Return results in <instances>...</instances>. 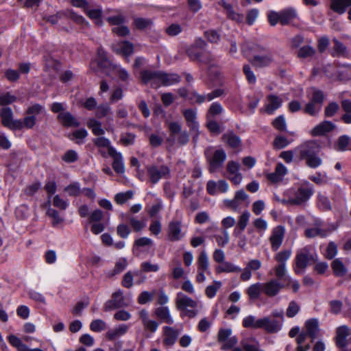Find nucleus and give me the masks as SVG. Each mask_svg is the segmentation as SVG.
<instances>
[{
  "label": "nucleus",
  "mask_w": 351,
  "mask_h": 351,
  "mask_svg": "<svg viewBox=\"0 0 351 351\" xmlns=\"http://www.w3.org/2000/svg\"><path fill=\"white\" fill-rule=\"evenodd\" d=\"M241 50L245 56L250 53L254 54L249 62L255 68L267 67L274 60L273 53L270 49L256 43L245 42L241 45Z\"/></svg>",
  "instance_id": "nucleus-1"
},
{
  "label": "nucleus",
  "mask_w": 351,
  "mask_h": 351,
  "mask_svg": "<svg viewBox=\"0 0 351 351\" xmlns=\"http://www.w3.org/2000/svg\"><path fill=\"white\" fill-rule=\"evenodd\" d=\"M319 145L313 140L306 141L294 149L300 160H305L306 165L316 169L322 165V159L319 156Z\"/></svg>",
  "instance_id": "nucleus-2"
},
{
  "label": "nucleus",
  "mask_w": 351,
  "mask_h": 351,
  "mask_svg": "<svg viewBox=\"0 0 351 351\" xmlns=\"http://www.w3.org/2000/svg\"><path fill=\"white\" fill-rule=\"evenodd\" d=\"M317 254L311 246H305L297 251L295 258L294 271L300 274L304 272L308 264L315 263L317 261Z\"/></svg>",
  "instance_id": "nucleus-3"
},
{
  "label": "nucleus",
  "mask_w": 351,
  "mask_h": 351,
  "mask_svg": "<svg viewBox=\"0 0 351 351\" xmlns=\"http://www.w3.org/2000/svg\"><path fill=\"white\" fill-rule=\"evenodd\" d=\"M204 155L209 165L208 171L210 173H214L222 167L227 158L223 149H214L213 147L206 148L204 151Z\"/></svg>",
  "instance_id": "nucleus-4"
},
{
  "label": "nucleus",
  "mask_w": 351,
  "mask_h": 351,
  "mask_svg": "<svg viewBox=\"0 0 351 351\" xmlns=\"http://www.w3.org/2000/svg\"><path fill=\"white\" fill-rule=\"evenodd\" d=\"M311 91V96L304 108V112L314 117L320 112L324 104L325 95L322 90L315 88H312Z\"/></svg>",
  "instance_id": "nucleus-5"
},
{
  "label": "nucleus",
  "mask_w": 351,
  "mask_h": 351,
  "mask_svg": "<svg viewBox=\"0 0 351 351\" xmlns=\"http://www.w3.org/2000/svg\"><path fill=\"white\" fill-rule=\"evenodd\" d=\"M149 181L156 184L161 179L171 178V169L167 165H152L146 167Z\"/></svg>",
  "instance_id": "nucleus-6"
},
{
  "label": "nucleus",
  "mask_w": 351,
  "mask_h": 351,
  "mask_svg": "<svg viewBox=\"0 0 351 351\" xmlns=\"http://www.w3.org/2000/svg\"><path fill=\"white\" fill-rule=\"evenodd\" d=\"M170 136L180 145H186L189 141V135L186 130H182V125L178 122H167Z\"/></svg>",
  "instance_id": "nucleus-7"
},
{
  "label": "nucleus",
  "mask_w": 351,
  "mask_h": 351,
  "mask_svg": "<svg viewBox=\"0 0 351 351\" xmlns=\"http://www.w3.org/2000/svg\"><path fill=\"white\" fill-rule=\"evenodd\" d=\"M197 275L195 280L197 283H202L206 281L205 274H210L209 260L207 253L203 250L199 254L197 259Z\"/></svg>",
  "instance_id": "nucleus-8"
},
{
  "label": "nucleus",
  "mask_w": 351,
  "mask_h": 351,
  "mask_svg": "<svg viewBox=\"0 0 351 351\" xmlns=\"http://www.w3.org/2000/svg\"><path fill=\"white\" fill-rule=\"evenodd\" d=\"M314 189L313 186L308 182L302 186L295 192L293 197L290 198L291 205H301L306 202L313 195Z\"/></svg>",
  "instance_id": "nucleus-9"
},
{
  "label": "nucleus",
  "mask_w": 351,
  "mask_h": 351,
  "mask_svg": "<svg viewBox=\"0 0 351 351\" xmlns=\"http://www.w3.org/2000/svg\"><path fill=\"white\" fill-rule=\"evenodd\" d=\"M198 61L208 66V72L211 77L214 80L220 79L221 72L215 58L209 52H202Z\"/></svg>",
  "instance_id": "nucleus-10"
},
{
  "label": "nucleus",
  "mask_w": 351,
  "mask_h": 351,
  "mask_svg": "<svg viewBox=\"0 0 351 351\" xmlns=\"http://www.w3.org/2000/svg\"><path fill=\"white\" fill-rule=\"evenodd\" d=\"M232 330L230 328H221L218 332L217 340L222 343L221 349L226 350L233 348L237 343V337H230Z\"/></svg>",
  "instance_id": "nucleus-11"
},
{
  "label": "nucleus",
  "mask_w": 351,
  "mask_h": 351,
  "mask_svg": "<svg viewBox=\"0 0 351 351\" xmlns=\"http://www.w3.org/2000/svg\"><path fill=\"white\" fill-rule=\"evenodd\" d=\"M285 234V228L282 226H277L271 230L269 237L271 250L276 252L282 245Z\"/></svg>",
  "instance_id": "nucleus-12"
},
{
  "label": "nucleus",
  "mask_w": 351,
  "mask_h": 351,
  "mask_svg": "<svg viewBox=\"0 0 351 351\" xmlns=\"http://www.w3.org/2000/svg\"><path fill=\"white\" fill-rule=\"evenodd\" d=\"M182 222L178 220H172L169 223L167 238L170 241H178L184 237L185 233L182 231Z\"/></svg>",
  "instance_id": "nucleus-13"
},
{
  "label": "nucleus",
  "mask_w": 351,
  "mask_h": 351,
  "mask_svg": "<svg viewBox=\"0 0 351 351\" xmlns=\"http://www.w3.org/2000/svg\"><path fill=\"white\" fill-rule=\"evenodd\" d=\"M285 285L277 279H271L266 282L262 283L263 293L269 298L276 296L285 287Z\"/></svg>",
  "instance_id": "nucleus-14"
},
{
  "label": "nucleus",
  "mask_w": 351,
  "mask_h": 351,
  "mask_svg": "<svg viewBox=\"0 0 351 351\" xmlns=\"http://www.w3.org/2000/svg\"><path fill=\"white\" fill-rule=\"evenodd\" d=\"M127 306L128 304L125 302L123 291L119 289L114 292L112 294V298L105 303L104 311H109Z\"/></svg>",
  "instance_id": "nucleus-15"
},
{
  "label": "nucleus",
  "mask_w": 351,
  "mask_h": 351,
  "mask_svg": "<svg viewBox=\"0 0 351 351\" xmlns=\"http://www.w3.org/2000/svg\"><path fill=\"white\" fill-rule=\"evenodd\" d=\"M119 218L123 221H128L130 228L134 232H141L146 226V221L145 219H138L130 213H122L119 215Z\"/></svg>",
  "instance_id": "nucleus-16"
},
{
  "label": "nucleus",
  "mask_w": 351,
  "mask_h": 351,
  "mask_svg": "<svg viewBox=\"0 0 351 351\" xmlns=\"http://www.w3.org/2000/svg\"><path fill=\"white\" fill-rule=\"evenodd\" d=\"M176 306L179 311L186 310L188 307L195 308L198 302L182 292H178L176 298Z\"/></svg>",
  "instance_id": "nucleus-17"
},
{
  "label": "nucleus",
  "mask_w": 351,
  "mask_h": 351,
  "mask_svg": "<svg viewBox=\"0 0 351 351\" xmlns=\"http://www.w3.org/2000/svg\"><path fill=\"white\" fill-rule=\"evenodd\" d=\"M240 165L235 161H230L227 165L228 179L235 185H238L242 180V175L239 172Z\"/></svg>",
  "instance_id": "nucleus-18"
},
{
  "label": "nucleus",
  "mask_w": 351,
  "mask_h": 351,
  "mask_svg": "<svg viewBox=\"0 0 351 351\" xmlns=\"http://www.w3.org/2000/svg\"><path fill=\"white\" fill-rule=\"evenodd\" d=\"M336 128V125L330 121H324L315 125L311 131L313 136H321L331 132Z\"/></svg>",
  "instance_id": "nucleus-19"
},
{
  "label": "nucleus",
  "mask_w": 351,
  "mask_h": 351,
  "mask_svg": "<svg viewBox=\"0 0 351 351\" xmlns=\"http://www.w3.org/2000/svg\"><path fill=\"white\" fill-rule=\"evenodd\" d=\"M160 72L150 70H143L141 72V77L143 84H151L152 87L156 88L158 87Z\"/></svg>",
  "instance_id": "nucleus-20"
},
{
  "label": "nucleus",
  "mask_w": 351,
  "mask_h": 351,
  "mask_svg": "<svg viewBox=\"0 0 351 351\" xmlns=\"http://www.w3.org/2000/svg\"><path fill=\"white\" fill-rule=\"evenodd\" d=\"M112 50L117 54L128 58L134 53V45L129 41H120L112 45Z\"/></svg>",
  "instance_id": "nucleus-21"
},
{
  "label": "nucleus",
  "mask_w": 351,
  "mask_h": 351,
  "mask_svg": "<svg viewBox=\"0 0 351 351\" xmlns=\"http://www.w3.org/2000/svg\"><path fill=\"white\" fill-rule=\"evenodd\" d=\"M138 315L145 331H149L150 332L154 333L157 330L158 324L156 321L149 318L147 311L142 309L139 311Z\"/></svg>",
  "instance_id": "nucleus-22"
},
{
  "label": "nucleus",
  "mask_w": 351,
  "mask_h": 351,
  "mask_svg": "<svg viewBox=\"0 0 351 351\" xmlns=\"http://www.w3.org/2000/svg\"><path fill=\"white\" fill-rule=\"evenodd\" d=\"M163 332V344L165 347H171L176 342L179 331L171 326H164Z\"/></svg>",
  "instance_id": "nucleus-23"
},
{
  "label": "nucleus",
  "mask_w": 351,
  "mask_h": 351,
  "mask_svg": "<svg viewBox=\"0 0 351 351\" xmlns=\"http://www.w3.org/2000/svg\"><path fill=\"white\" fill-rule=\"evenodd\" d=\"M350 329L345 325L338 327L336 330L335 342L337 347L345 348L348 341L346 338L350 335Z\"/></svg>",
  "instance_id": "nucleus-24"
},
{
  "label": "nucleus",
  "mask_w": 351,
  "mask_h": 351,
  "mask_svg": "<svg viewBox=\"0 0 351 351\" xmlns=\"http://www.w3.org/2000/svg\"><path fill=\"white\" fill-rule=\"evenodd\" d=\"M0 117L3 126L12 130H16V128L14 125L16 120L13 119V112L10 108H2L0 110Z\"/></svg>",
  "instance_id": "nucleus-25"
},
{
  "label": "nucleus",
  "mask_w": 351,
  "mask_h": 351,
  "mask_svg": "<svg viewBox=\"0 0 351 351\" xmlns=\"http://www.w3.org/2000/svg\"><path fill=\"white\" fill-rule=\"evenodd\" d=\"M182 113L190 130L193 132H198L199 123L197 121V110L191 108L186 109Z\"/></svg>",
  "instance_id": "nucleus-26"
},
{
  "label": "nucleus",
  "mask_w": 351,
  "mask_h": 351,
  "mask_svg": "<svg viewBox=\"0 0 351 351\" xmlns=\"http://www.w3.org/2000/svg\"><path fill=\"white\" fill-rule=\"evenodd\" d=\"M267 103L265 105V110L269 114H272L282 104V98L273 94L267 96Z\"/></svg>",
  "instance_id": "nucleus-27"
},
{
  "label": "nucleus",
  "mask_w": 351,
  "mask_h": 351,
  "mask_svg": "<svg viewBox=\"0 0 351 351\" xmlns=\"http://www.w3.org/2000/svg\"><path fill=\"white\" fill-rule=\"evenodd\" d=\"M206 189L210 195H216L217 192L226 193L228 189V184L225 180H219L217 182L209 180L206 184Z\"/></svg>",
  "instance_id": "nucleus-28"
},
{
  "label": "nucleus",
  "mask_w": 351,
  "mask_h": 351,
  "mask_svg": "<svg viewBox=\"0 0 351 351\" xmlns=\"http://www.w3.org/2000/svg\"><path fill=\"white\" fill-rule=\"evenodd\" d=\"M281 324L276 320L271 319L269 317L262 318L261 328H263L267 333H275L281 329Z\"/></svg>",
  "instance_id": "nucleus-29"
},
{
  "label": "nucleus",
  "mask_w": 351,
  "mask_h": 351,
  "mask_svg": "<svg viewBox=\"0 0 351 351\" xmlns=\"http://www.w3.org/2000/svg\"><path fill=\"white\" fill-rule=\"evenodd\" d=\"M110 156L113 158V169L117 173H123L125 172V166L121 154L117 152L114 148H110Z\"/></svg>",
  "instance_id": "nucleus-30"
},
{
  "label": "nucleus",
  "mask_w": 351,
  "mask_h": 351,
  "mask_svg": "<svg viewBox=\"0 0 351 351\" xmlns=\"http://www.w3.org/2000/svg\"><path fill=\"white\" fill-rule=\"evenodd\" d=\"M180 81V77L176 73H167L160 72L158 87L160 86H171L178 84Z\"/></svg>",
  "instance_id": "nucleus-31"
},
{
  "label": "nucleus",
  "mask_w": 351,
  "mask_h": 351,
  "mask_svg": "<svg viewBox=\"0 0 351 351\" xmlns=\"http://www.w3.org/2000/svg\"><path fill=\"white\" fill-rule=\"evenodd\" d=\"M36 119L34 115H28L22 119H16V122L14 125L16 128V130H21L23 128L32 129L36 124Z\"/></svg>",
  "instance_id": "nucleus-32"
},
{
  "label": "nucleus",
  "mask_w": 351,
  "mask_h": 351,
  "mask_svg": "<svg viewBox=\"0 0 351 351\" xmlns=\"http://www.w3.org/2000/svg\"><path fill=\"white\" fill-rule=\"evenodd\" d=\"M305 333L308 335L313 341L317 337V333L319 331V322L316 318L308 319L305 322Z\"/></svg>",
  "instance_id": "nucleus-33"
},
{
  "label": "nucleus",
  "mask_w": 351,
  "mask_h": 351,
  "mask_svg": "<svg viewBox=\"0 0 351 351\" xmlns=\"http://www.w3.org/2000/svg\"><path fill=\"white\" fill-rule=\"evenodd\" d=\"M58 119L65 127H78L80 123L70 112H66L60 113Z\"/></svg>",
  "instance_id": "nucleus-34"
},
{
  "label": "nucleus",
  "mask_w": 351,
  "mask_h": 351,
  "mask_svg": "<svg viewBox=\"0 0 351 351\" xmlns=\"http://www.w3.org/2000/svg\"><path fill=\"white\" fill-rule=\"evenodd\" d=\"M349 6H351V0H331V10L339 14L345 13Z\"/></svg>",
  "instance_id": "nucleus-35"
},
{
  "label": "nucleus",
  "mask_w": 351,
  "mask_h": 351,
  "mask_svg": "<svg viewBox=\"0 0 351 351\" xmlns=\"http://www.w3.org/2000/svg\"><path fill=\"white\" fill-rule=\"evenodd\" d=\"M128 326L121 324L115 328L109 330L106 333V337L109 341H113L117 337L124 335L128 332Z\"/></svg>",
  "instance_id": "nucleus-36"
},
{
  "label": "nucleus",
  "mask_w": 351,
  "mask_h": 351,
  "mask_svg": "<svg viewBox=\"0 0 351 351\" xmlns=\"http://www.w3.org/2000/svg\"><path fill=\"white\" fill-rule=\"evenodd\" d=\"M217 274L221 273H239L242 271L241 268L233 263L228 261L223 262L215 268Z\"/></svg>",
  "instance_id": "nucleus-37"
},
{
  "label": "nucleus",
  "mask_w": 351,
  "mask_h": 351,
  "mask_svg": "<svg viewBox=\"0 0 351 351\" xmlns=\"http://www.w3.org/2000/svg\"><path fill=\"white\" fill-rule=\"evenodd\" d=\"M9 343L14 348L17 349L18 351H42V350L39 348L29 349L27 347L25 344H24L21 339L17 337L14 335H11L8 338Z\"/></svg>",
  "instance_id": "nucleus-38"
},
{
  "label": "nucleus",
  "mask_w": 351,
  "mask_h": 351,
  "mask_svg": "<svg viewBox=\"0 0 351 351\" xmlns=\"http://www.w3.org/2000/svg\"><path fill=\"white\" fill-rule=\"evenodd\" d=\"M332 42L334 43L332 56L334 57H348V51L347 47L337 38H333Z\"/></svg>",
  "instance_id": "nucleus-39"
},
{
  "label": "nucleus",
  "mask_w": 351,
  "mask_h": 351,
  "mask_svg": "<svg viewBox=\"0 0 351 351\" xmlns=\"http://www.w3.org/2000/svg\"><path fill=\"white\" fill-rule=\"evenodd\" d=\"M154 313L158 318L165 323L169 324H172L173 323V319L170 315V312L167 306H161L156 308Z\"/></svg>",
  "instance_id": "nucleus-40"
},
{
  "label": "nucleus",
  "mask_w": 351,
  "mask_h": 351,
  "mask_svg": "<svg viewBox=\"0 0 351 351\" xmlns=\"http://www.w3.org/2000/svg\"><path fill=\"white\" fill-rule=\"evenodd\" d=\"M274 271L275 276L276 277V279L278 280L279 281L280 280H284L285 282H287L285 285H289V283L291 282V278L289 276H286V265H284L283 264H278L274 267Z\"/></svg>",
  "instance_id": "nucleus-41"
},
{
  "label": "nucleus",
  "mask_w": 351,
  "mask_h": 351,
  "mask_svg": "<svg viewBox=\"0 0 351 351\" xmlns=\"http://www.w3.org/2000/svg\"><path fill=\"white\" fill-rule=\"evenodd\" d=\"M328 231L320 228L318 226L306 228L304 231V236L306 238H314L315 237H319L321 238H325L328 236Z\"/></svg>",
  "instance_id": "nucleus-42"
},
{
  "label": "nucleus",
  "mask_w": 351,
  "mask_h": 351,
  "mask_svg": "<svg viewBox=\"0 0 351 351\" xmlns=\"http://www.w3.org/2000/svg\"><path fill=\"white\" fill-rule=\"evenodd\" d=\"M222 139L232 148H237L241 145V139L233 132H229L224 134Z\"/></svg>",
  "instance_id": "nucleus-43"
},
{
  "label": "nucleus",
  "mask_w": 351,
  "mask_h": 351,
  "mask_svg": "<svg viewBox=\"0 0 351 351\" xmlns=\"http://www.w3.org/2000/svg\"><path fill=\"white\" fill-rule=\"evenodd\" d=\"M261 293H263L262 283L256 282L251 285L246 290L249 298L256 300L259 298Z\"/></svg>",
  "instance_id": "nucleus-44"
},
{
  "label": "nucleus",
  "mask_w": 351,
  "mask_h": 351,
  "mask_svg": "<svg viewBox=\"0 0 351 351\" xmlns=\"http://www.w3.org/2000/svg\"><path fill=\"white\" fill-rule=\"evenodd\" d=\"M262 318L256 319L254 315H248L243 318L242 325L245 328L258 329L261 328Z\"/></svg>",
  "instance_id": "nucleus-45"
},
{
  "label": "nucleus",
  "mask_w": 351,
  "mask_h": 351,
  "mask_svg": "<svg viewBox=\"0 0 351 351\" xmlns=\"http://www.w3.org/2000/svg\"><path fill=\"white\" fill-rule=\"evenodd\" d=\"M86 125L95 136H101L105 134V130L101 128V123L94 118L89 119Z\"/></svg>",
  "instance_id": "nucleus-46"
},
{
  "label": "nucleus",
  "mask_w": 351,
  "mask_h": 351,
  "mask_svg": "<svg viewBox=\"0 0 351 351\" xmlns=\"http://www.w3.org/2000/svg\"><path fill=\"white\" fill-rule=\"evenodd\" d=\"M331 267L335 276L342 277L347 273V269L339 258L335 259L331 263Z\"/></svg>",
  "instance_id": "nucleus-47"
},
{
  "label": "nucleus",
  "mask_w": 351,
  "mask_h": 351,
  "mask_svg": "<svg viewBox=\"0 0 351 351\" xmlns=\"http://www.w3.org/2000/svg\"><path fill=\"white\" fill-rule=\"evenodd\" d=\"M317 205L319 209L322 211H329L332 209V205L329 198L320 193L317 194Z\"/></svg>",
  "instance_id": "nucleus-48"
},
{
  "label": "nucleus",
  "mask_w": 351,
  "mask_h": 351,
  "mask_svg": "<svg viewBox=\"0 0 351 351\" xmlns=\"http://www.w3.org/2000/svg\"><path fill=\"white\" fill-rule=\"evenodd\" d=\"M295 18V12L293 10L287 9L280 12V23L287 25Z\"/></svg>",
  "instance_id": "nucleus-49"
},
{
  "label": "nucleus",
  "mask_w": 351,
  "mask_h": 351,
  "mask_svg": "<svg viewBox=\"0 0 351 351\" xmlns=\"http://www.w3.org/2000/svg\"><path fill=\"white\" fill-rule=\"evenodd\" d=\"M338 77L340 80L351 79V64H343L337 67Z\"/></svg>",
  "instance_id": "nucleus-50"
},
{
  "label": "nucleus",
  "mask_w": 351,
  "mask_h": 351,
  "mask_svg": "<svg viewBox=\"0 0 351 351\" xmlns=\"http://www.w3.org/2000/svg\"><path fill=\"white\" fill-rule=\"evenodd\" d=\"M223 111L222 106L218 102L213 103L206 113V119H213L215 117L221 114Z\"/></svg>",
  "instance_id": "nucleus-51"
},
{
  "label": "nucleus",
  "mask_w": 351,
  "mask_h": 351,
  "mask_svg": "<svg viewBox=\"0 0 351 351\" xmlns=\"http://www.w3.org/2000/svg\"><path fill=\"white\" fill-rule=\"evenodd\" d=\"M46 214L48 217L52 219L51 224L53 227H56L64 221V218L61 217L59 213L53 208H49Z\"/></svg>",
  "instance_id": "nucleus-52"
},
{
  "label": "nucleus",
  "mask_w": 351,
  "mask_h": 351,
  "mask_svg": "<svg viewBox=\"0 0 351 351\" xmlns=\"http://www.w3.org/2000/svg\"><path fill=\"white\" fill-rule=\"evenodd\" d=\"M134 196V192L132 191H128L126 192L119 193L114 196V202L117 204L122 205L126 203L130 199H132Z\"/></svg>",
  "instance_id": "nucleus-53"
},
{
  "label": "nucleus",
  "mask_w": 351,
  "mask_h": 351,
  "mask_svg": "<svg viewBox=\"0 0 351 351\" xmlns=\"http://www.w3.org/2000/svg\"><path fill=\"white\" fill-rule=\"evenodd\" d=\"M221 282L220 281L214 280L212 285L206 287L205 289L206 295L208 298H213L216 295L217 291L221 288Z\"/></svg>",
  "instance_id": "nucleus-54"
},
{
  "label": "nucleus",
  "mask_w": 351,
  "mask_h": 351,
  "mask_svg": "<svg viewBox=\"0 0 351 351\" xmlns=\"http://www.w3.org/2000/svg\"><path fill=\"white\" fill-rule=\"evenodd\" d=\"M64 191L66 192L69 196L73 197L78 196L82 192L80 184L77 182H73L66 186Z\"/></svg>",
  "instance_id": "nucleus-55"
},
{
  "label": "nucleus",
  "mask_w": 351,
  "mask_h": 351,
  "mask_svg": "<svg viewBox=\"0 0 351 351\" xmlns=\"http://www.w3.org/2000/svg\"><path fill=\"white\" fill-rule=\"evenodd\" d=\"M350 141V138L348 136H341L337 140L336 149L339 152H344L347 149H350L348 147Z\"/></svg>",
  "instance_id": "nucleus-56"
},
{
  "label": "nucleus",
  "mask_w": 351,
  "mask_h": 351,
  "mask_svg": "<svg viewBox=\"0 0 351 351\" xmlns=\"http://www.w3.org/2000/svg\"><path fill=\"white\" fill-rule=\"evenodd\" d=\"M291 250H284L276 253L274 259L279 263L286 265V261L291 257Z\"/></svg>",
  "instance_id": "nucleus-57"
},
{
  "label": "nucleus",
  "mask_w": 351,
  "mask_h": 351,
  "mask_svg": "<svg viewBox=\"0 0 351 351\" xmlns=\"http://www.w3.org/2000/svg\"><path fill=\"white\" fill-rule=\"evenodd\" d=\"M273 127L280 131V132H286L287 131V123L285 118L283 115H279L272 121Z\"/></svg>",
  "instance_id": "nucleus-58"
},
{
  "label": "nucleus",
  "mask_w": 351,
  "mask_h": 351,
  "mask_svg": "<svg viewBox=\"0 0 351 351\" xmlns=\"http://www.w3.org/2000/svg\"><path fill=\"white\" fill-rule=\"evenodd\" d=\"M104 215L102 210L100 209H95L93 210L88 215V223H93L97 222H101L104 219Z\"/></svg>",
  "instance_id": "nucleus-59"
},
{
  "label": "nucleus",
  "mask_w": 351,
  "mask_h": 351,
  "mask_svg": "<svg viewBox=\"0 0 351 351\" xmlns=\"http://www.w3.org/2000/svg\"><path fill=\"white\" fill-rule=\"evenodd\" d=\"M315 53V50L313 47L309 45L302 47L298 51V56L300 58H306L312 57Z\"/></svg>",
  "instance_id": "nucleus-60"
},
{
  "label": "nucleus",
  "mask_w": 351,
  "mask_h": 351,
  "mask_svg": "<svg viewBox=\"0 0 351 351\" xmlns=\"http://www.w3.org/2000/svg\"><path fill=\"white\" fill-rule=\"evenodd\" d=\"M154 245L153 241L148 237H141L136 239L134 243L133 250L138 249L143 247H152Z\"/></svg>",
  "instance_id": "nucleus-61"
},
{
  "label": "nucleus",
  "mask_w": 351,
  "mask_h": 351,
  "mask_svg": "<svg viewBox=\"0 0 351 351\" xmlns=\"http://www.w3.org/2000/svg\"><path fill=\"white\" fill-rule=\"evenodd\" d=\"M186 52L191 60L195 61L199 60L203 51L195 46L191 45L187 48Z\"/></svg>",
  "instance_id": "nucleus-62"
},
{
  "label": "nucleus",
  "mask_w": 351,
  "mask_h": 351,
  "mask_svg": "<svg viewBox=\"0 0 351 351\" xmlns=\"http://www.w3.org/2000/svg\"><path fill=\"white\" fill-rule=\"evenodd\" d=\"M111 112V108L108 104H101L97 106L95 116L98 119L107 117Z\"/></svg>",
  "instance_id": "nucleus-63"
},
{
  "label": "nucleus",
  "mask_w": 351,
  "mask_h": 351,
  "mask_svg": "<svg viewBox=\"0 0 351 351\" xmlns=\"http://www.w3.org/2000/svg\"><path fill=\"white\" fill-rule=\"evenodd\" d=\"M131 231L130 227L124 223L119 224L117 227V234L122 239H127Z\"/></svg>",
  "instance_id": "nucleus-64"
}]
</instances>
